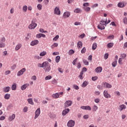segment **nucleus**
I'll return each instance as SVG.
<instances>
[{"label": "nucleus", "instance_id": "1", "mask_svg": "<svg viewBox=\"0 0 127 127\" xmlns=\"http://www.w3.org/2000/svg\"><path fill=\"white\" fill-rule=\"evenodd\" d=\"M43 68L45 70V72H50V70H51V67H50V64L48 62H45L43 63Z\"/></svg>", "mask_w": 127, "mask_h": 127}, {"label": "nucleus", "instance_id": "2", "mask_svg": "<svg viewBox=\"0 0 127 127\" xmlns=\"http://www.w3.org/2000/svg\"><path fill=\"white\" fill-rule=\"evenodd\" d=\"M107 26V19L106 21L101 20L100 21V24L98 25L97 27L98 29H100V30H104L105 29V26Z\"/></svg>", "mask_w": 127, "mask_h": 127}, {"label": "nucleus", "instance_id": "3", "mask_svg": "<svg viewBox=\"0 0 127 127\" xmlns=\"http://www.w3.org/2000/svg\"><path fill=\"white\" fill-rule=\"evenodd\" d=\"M37 26V24L35 23L34 21H32L30 25L28 26L29 29H34Z\"/></svg>", "mask_w": 127, "mask_h": 127}, {"label": "nucleus", "instance_id": "4", "mask_svg": "<svg viewBox=\"0 0 127 127\" xmlns=\"http://www.w3.org/2000/svg\"><path fill=\"white\" fill-rule=\"evenodd\" d=\"M54 14H57V15H60L61 14V11H60V9L59 7H56L54 11Z\"/></svg>", "mask_w": 127, "mask_h": 127}, {"label": "nucleus", "instance_id": "5", "mask_svg": "<svg viewBox=\"0 0 127 127\" xmlns=\"http://www.w3.org/2000/svg\"><path fill=\"white\" fill-rule=\"evenodd\" d=\"M72 101L67 100L64 102V108H68V107H71L72 106Z\"/></svg>", "mask_w": 127, "mask_h": 127}, {"label": "nucleus", "instance_id": "6", "mask_svg": "<svg viewBox=\"0 0 127 127\" xmlns=\"http://www.w3.org/2000/svg\"><path fill=\"white\" fill-rule=\"evenodd\" d=\"M68 127H73L75 126V121L69 120L67 124Z\"/></svg>", "mask_w": 127, "mask_h": 127}, {"label": "nucleus", "instance_id": "7", "mask_svg": "<svg viewBox=\"0 0 127 127\" xmlns=\"http://www.w3.org/2000/svg\"><path fill=\"white\" fill-rule=\"evenodd\" d=\"M25 71H26V69L25 68H22L17 72V76H21V75H23V73H24Z\"/></svg>", "mask_w": 127, "mask_h": 127}, {"label": "nucleus", "instance_id": "8", "mask_svg": "<svg viewBox=\"0 0 127 127\" xmlns=\"http://www.w3.org/2000/svg\"><path fill=\"white\" fill-rule=\"evenodd\" d=\"M39 115H40V108H39L35 112V115L34 117L35 120H36V119L39 117Z\"/></svg>", "mask_w": 127, "mask_h": 127}, {"label": "nucleus", "instance_id": "9", "mask_svg": "<svg viewBox=\"0 0 127 127\" xmlns=\"http://www.w3.org/2000/svg\"><path fill=\"white\" fill-rule=\"evenodd\" d=\"M103 95L105 98H106V99H109V98H111V95H110L108 93V91L107 90H104L103 92Z\"/></svg>", "mask_w": 127, "mask_h": 127}, {"label": "nucleus", "instance_id": "10", "mask_svg": "<svg viewBox=\"0 0 127 127\" xmlns=\"http://www.w3.org/2000/svg\"><path fill=\"white\" fill-rule=\"evenodd\" d=\"M104 88H107L108 89H111L112 88V85L107 82L103 83Z\"/></svg>", "mask_w": 127, "mask_h": 127}, {"label": "nucleus", "instance_id": "11", "mask_svg": "<svg viewBox=\"0 0 127 127\" xmlns=\"http://www.w3.org/2000/svg\"><path fill=\"white\" fill-rule=\"evenodd\" d=\"M39 43V41L37 40H35L32 41L31 42L30 45L31 46H34L35 45H37V44H38Z\"/></svg>", "mask_w": 127, "mask_h": 127}, {"label": "nucleus", "instance_id": "12", "mask_svg": "<svg viewBox=\"0 0 127 127\" xmlns=\"http://www.w3.org/2000/svg\"><path fill=\"white\" fill-rule=\"evenodd\" d=\"M69 112H70L69 109H66L64 110L62 112L63 116H66V115H67V114H68Z\"/></svg>", "mask_w": 127, "mask_h": 127}, {"label": "nucleus", "instance_id": "13", "mask_svg": "<svg viewBox=\"0 0 127 127\" xmlns=\"http://www.w3.org/2000/svg\"><path fill=\"white\" fill-rule=\"evenodd\" d=\"M3 92H4V93H8V92L10 91V87L9 86H7L6 87H4L3 89Z\"/></svg>", "mask_w": 127, "mask_h": 127}, {"label": "nucleus", "instance_id": "14", "mask_svg": "<svg viewBox=\"0 0 127 127\" xmlns=\"http://www.w3.org/2000/svg\"><path fill=\"white\" fill-rule=\"evenodd\" d=\"M127 107L126 105L122 104L120 106H119V110H120L121 111H123V110H126Z\"/></svg>", "mask_w": 127, "mask_h": 127}, {"label": "nucleus", "instance_id": "15", "mask_svg": "<svg viewBox=\"0 0 127 127\" xmlns=\"http://www.w3.org/2000/svg\"><path fill=\"white\" fill-rule=\"evenodd\" d=\"M28 86H29V84H27L26 83L24 85H23L21 87V89L23 91L24 90H25V89H26L27 87H28Z\"/></svg>", "mask_w": 127, "mask_h": 127}, {"label": "nucleus", "instance_id": "16", "mask_svg": "<svg viewBox=\"0 0 127 127\" xmlns=\"http://www.w3.org/2000/svg\"><path fill=\"white\" fill-rule=\"evenodd\" d=\"M102 70H103V68H102V67L99 66V67H97L95 69V71L96 72V73H101V72H102Z\"/></svg>", "mask_w": 127, "mask_h": 127}, {"label": "nucleus", "instance_id": "17", "mask_svg": "<svg viewBox=\"0 0 127 127\" xmlns=\"http://www.w3.org/2000/svg\"><path fill=\"white\" fill-rule=\"evenodd\" d=\"M27 102H28V104H29L30 105H32V106H33V105H34V103L33 102L32 98H28L27 99Z\"/></svg>", "mask_w": 127, "mask_h": 127}, {"label": "nucleus", "instance_id": "18", "mask_svg": "<svg viewBox=\"0 0 127 127\" xmlns=\"http://www.w3.org/2000/svg\"><path fill=\"white\" fill-rule=\"evenodd\" d=\"M14 119H15V115L12 114V116L9 117L8 121H9V122H11V121H13V120H14Z\"/></svg>", "mask_w": 127, "mask_h": 127}, {"label": "nucleus", "instance_id": "19", "mask_svg": "<svg viewBox=\"0 0 127 127\" xmlns=\"http://www.w3.org/2000/svg\"><path fill=\"white\" fill-rule=\"evenodd\" d=\"M21 46H22L21 44H18L15 48V50H16V51H17V50H19V49L21 48Z\"/></svg>", "mask_w": 127, "mask_h": 127}, {"label": "nucleus", "instance_id": "20", "mask_svg": "<svg viewBox=\"0 0 127 127\" xmlns=\"http://www.w3.org/2000/svg\"><path fill=\"white\" fill-rule=\"evenodd\" d=\"M118 6L119 7H125V2H120L118 4Z\"/></svg>", "mask_w": 127, "mask_h": 127}, {"label": "nucleus", "instance_id": "21", "mask_svg": "<svg viewBox=\"0 0 127 127\" xmlns=\"http://www.w3.org/2000/svg\"><path fill=\"white\" fill-rule=\"evenodd\" d=\"M45 35H44V34H42V33H40V34H37L36 35V37L37 38H41V37H45Z\"/></svg>", "mask_w": 127, "mask_h": 127}, {"label": "nucleus", "instance_id": "22", "mask_svg": "<svg viewBox=\"0 0 127 127\" xmlns=\"http://www.w3.org/2000/svg\"><path fill=\"white\" fill-rule=\"evenodd\" d=\"M64 16L66 18V17H69L70 16V12L66 11L64 14Z\"/></svg>", "mask_w": 127, "mask_h": 127}, {"label": "nucleus", "instance_id": "23", "mask_svg": "<svg viewBox=\"0 0 127 127\" xmlns=\"http://www.w3.org/2000/svg\"><path fill=\"white\" fill-rule=\"evenodd\" d=\"M59 96H60V94H59L58 93H57L56 94H53V98H54V99H57V98H59Z\"/></svg>", "mask_w": 127, "mask_h": 127}, {"label": "nucleus", "instance_id": "24", "mask_svg": "<svg viewBox=\"0 0 127 127\" xmlns=\"http://www.w3.org/2000/svg\"><path fill=\"white\" fill-rule=\"evenodd\" d=\"M83 46V43H82V42L78 41L77 43V47L78 48H81Z\"/></svg>", "mask_w": 127, "mask_h": 127}, {"label": "nucleus", "instance_id": "25", "mask_svg": "<svg viewBox=\"0 0 127 127\" xmlns=\"http://www.w3.org/2000/svg\"><path fill=\"white\" fill-rule=\"evenodd\" d=\"M11 89L13 91H15V90H16V83H13L12 85Z\"/></svg>", "mask_w": 127, "mask_h": 127}, {"label": "nucleus", "instance_id": "26", "mask_svg": "<svg viewBox=\"0 0 127 127\" xmlns=\"http://www.w3.org/2000/svg\"><path fill=\"white\" fill-rule=\"evenodd\" d=\"M88 84H89V83L88 82V81H85L82 84V87L85 88V87H86L87 85H88Z\"/></svg>", "mask_w": 127, "mask_h": 127}, {"label": "nucleus", "instance_id": "27", "mask_svg": "<svg viewBox=\"0 0 127 127\" xmlns=\"http://www.w3.org/2000/svg\"><path fill=\"white\" fill-rule=\"evenodd\" d=\"M4 99H5V100H8L9 99V98H10V94H6L5 95H4Z\"/></svg>", "mask_w": 127, "mask_h": 127}, {"label": "nucleus", "instance_id": "28", "mask_svg": "<svg viewBox=\"0 0 127 127\" xmlns=\"http://www.w3.org/2000/svg\"><path fill=\"white\" fill-rule=\"evenodd\" d=\"M74 53H75V51H74V50H73L72 49L70 50L68 52V55H72V54H74Z\"/></svg>", "mask_w": 127, "mask_h": 127}, {"label": "nucleus", "instance_id": "29", "mask_svg": "<svg viewBox=\"0 0 127 127\" xmlns=\"http://www.w3.org/2000/svg\"><path fill=\"white\" fill-rule=\"evenodd\" d=\"M84 74V72L83 71H81L80 73V75H79V78H80V80H83L84 77H83V75Z\"/></svg>", "mask_w": 127, "mask_h": 127}, {"label": "nucleus", "instance_id": "30", "mask_svg": "<svg viewBox=\"0 0 127 127\" xmlns=\"http://www.w3.org/2000/svg\"><path fill=\"white\" fill-rule=\"evenodd\" d=\"M114 46V43H109L107 44V47L108 48H112Z\"/></svg>", "mask_w": 127, "mask_h": 127}, {"label": "nucleus", "instance_id": "31", "mask_svg": "<svg viewBox=\"0 0 127 127\" xmlns=\"http://www.w3.org/2000/svg\"><path fill=\"white\" fill-rule=\"evenodd\" d=\"M97 48V43H93L92 45V50H96Z\"/></svg>", "mask_w": 127, "mask_h": 127}, {"label": "nucleus", "instance_id": "32", "mask_svg": "<svg viewBox=\"0 0 127 127\" xmlns=\"http://www.w3.org/2000/svg\"><path fill=\"white\" fill-rule=\"evenodd\" d=\"M59 61H60V57L59 56H57L56 57V63H59Z\"/></svg>", "mask_w": 127, "mask_h": 127}, {"label": "nucleus", "instance_id": "33", "mask_svg": "<svg viewBox=\"0 0 127 127\" xmlns=\"http://www.w3.org/2000/svg\"><path fill=\"white\" fill-rule=\"evenodd\" d=\"M81 12V9L80 8H76L74 10V12H76V13H80V12Z\"/></svg>", "mask_w": 127, "mask_h": 127}, {"label": "nucleus", "instance_id": "34", "mask_svg": "<svg viewBox=\"0 0 127 127\" xmlns=\"http://www.w3.org/2000/svg\"><path fill=\"white\" fill-rule=\"evenodd\" d=\"M83 9L84 10H85V11H90L91 8H90L89 7H83Z\"/></svg>", "mask_w": 127, "mask_h": 127}, {"label": "nucleus", "instance_id": "35", "mask_svg": "<svg viewBox=\"0 0 127 127\" xmlns=\"http://www.w3.org/2000/svg\"><path fill=\"white\" fill-rule=\"evenodd\" d=\"M37 7L39 10H41L42 9V5H41V4H38Z\"/></svg>", "mask_w": 127, "mask_h": 127}, {"label": "nucleus", "instance_id": "36", "mask_svg": "<svg viewBox=\"0 0 127 127\" xmlns=\"http://www.w3.org/2000/svg\"><path fill=\"white\" fill-rule=\"evenodd\" d=\"M46 54H47L46 52V51H43V52H41L40 54V56H41V57L45 56V55H46Z\"/></svg>", "mask_w": 127, "mask_h": 127}, {"label": "nucleus", "instance_id": "37", "mask_svg": "<svg viewBox=\"0 0 127 127\" xmlns=\"http://www.w3.org/2000/svg\"><path fill=\"white\" fill-rule=\"evenodd\" d=\"M23 11H24V12H26V11H27V6L24 5L23 6Z\"/></svg>", "mask_w": 127, "mask_h": 127}, {"label": "nucleus", "instance_id": "38", "mask_svg": "<svg viewBox=\"0 0 127 127\" xmlns=\"http://www.w3.org/2000/svg\"><path fill=\"white\" fill-rule=\"evenodd\" d=\"M34 59H38V60H39L41 59L42 58L37 55H35L34 56Z\"/></svg>", "mask_w": 127, "mask_h": 127}, {"label": "nucleus", "instance_id": "39", "mask_svg": "<svg viewBox=\"0 0 127 127\" xmlns=\"http://www.w3.org/2000/svg\"><path fill=\"white\" fill-rule=\"evenodd\" d=\"M57 46H58V43H55L53 45H52L51 48H52V49H53V48H54V47H57Z\"/></svg>", "mask_w": 127, "mask_h": 127}, {"label": "nucleus", "instance_id": "40", "mask_svg": "<svg viewBox=\"0 0 127 127\" xmlns=\"http://www.w3.org/2000/svg\"><path fill=\"white\" fill-rule=\"evenodd\" d=\"M3 47H5V44L3 43H0V48H3Z\"/></svg>", "mask_w": 127, "mask_h": 127}, {"label": "nucleus", "instance_id": "41", "mask_svg": "<svg viewBox=\"0 0 127 127\" xmlns=\"http://www.w3.org/2000/svg\"><path fill=\"white\" fill-rule=\"evenodd\" d=\"M118 62L120 65H123V59L122 58H119Z\"/></svg>", "mask_w": 127, "mask_h": 127}, {"label": "nucleus", "instance_id": "42", "mask_svg": "<svg viewBox=\"0 0 127 127\" xmlns=\"http://www.w3.org/2000/svg\"><path fill=\"white\" fill-rule=\"evenodd\" d=\"M97 88L99 89V90H103L104 89V86L98 85H97Z\"/></svg>", "mask_w": 127, "mask_h": 127}, {"label": "nucleus", "instance_id": "43", "mask_svg": "<svg viewBox=\"0 0 127 127\" xmlns=\"http://www.w3.org/2000/svg\"><path fill=\"white\" fill-rule=\"evenodd\" d=\"M39 31L41 33H46V32H47V31H44V30L42 28L40 29Z\"/></svg>", "mask_w": 127, "mask_h": 127}, {"label": "nucleus", "instance_id": "44", "mask_svg": "<svg viewBox=\"0 0 127 127\" xmlns=\"http://www.w3.org/2000/svg\"><path fill=\"white\" fill-rule=\"evenodd\" d=\"M117 60H115L113 63H112V66L115 68L116 66H117Z\"/></svg>", "mask_w": 127, "mask_h": 127}, {"label": "nucleus", "instance_id": "45", "mask_svg": "<svg viewBox=\"0 0 127 127\" xmlns=\"http://www.w3.org/2000/svg\"><path fill=\"white\" fill-rule=\"evenodd\" d=\"M81 53H82V54H85V52H86V48L83 47V48H82V49L81 50Z\"/></svg>", "mask_w": 127, "mask_h": 127}, {"label": "nucleus", "instance_id": "46", "mask_svg": "<svg viewBox=\"0 0 127 127\" xmlns=\"http://www.w3.org/2000/svg\"><path fill=\"white\" fill-rule=\"evenodd\" d=\"M92 110L96 112L98 110V106L94 105V107L92 108Z\"/></svg>", "mask_w": 127, "mask_h": 127}, {"label": "nucleus", "instance_id": "47", "mask_svg": "<svg viewBox=\"0 0 127 127\" xmlns=\"http://www.w3.org/2000/svg\"><path fill=\"white\" fill-rule=\"evenodd\" d=\"M121 57L122 59H125L126 57H127V54H121Z\"/></svg>", "mask_w": 127, "mask_h": 127}, {"label": "nucleus", "instance_id": "48", "mask_svg": "<svg viewBox=\"0 0 127 127\" xmlns=\"http://www.w3.org/2000/svg\"><path fill=\"white\" fill-rule=\"evenodd\" d=\"M51 78H52V77L51 76V75H48V76H47L45 78V80H50V79H51Z\"/></svg>", "mask_w": 127, "mask_h": 127}, {"label": "nucleus", "instance_id": "49", "mask_svg": "<svg viewBox=\"0 0 127 127\" xmlns=\"http://www.w3.org/2000/svg\"><path fill=\"white\" fill-rule=\"evenodd\" d=\"M109 58V54L106 53L104 55V59L107 60V59Z\"/></svg>", "mask_w": 127, "mask_h": 127}, {"label": "nucleus", "instance_id": "50", "mask_svg": "<svg viewBox=\"0 0 127 127\" xmlns=\"http://www.w3.org/2000/svg\"><path fill=\"white\" fill-rule=\"evenodd\" d=\"M92 110V108H91V107L89 106H86V111H91Z\"/></svg>", "mask_w": 127, "mask_h": 127}, {"label": "nucleus", "instance_id": "51", "mask_svg": "<svg viewBox=\"0 0 127 127\" xmlns=\"http://www.w3.org/2000/svg\"><path fill=\"white\" fill-rule=\"evenodd\" d=\"M123 22L125 23V24H127V17H125V18L123 19Z\"/></svg>", "mask_w": 127, "mask_h": 127}, {"label": "nucleus", "instance_id": "52", "mask_svg": "<svg viewBox=\"0 0 127 127\" xmlns=\"http://www.w3.org/2000/svg\"><path fill=\"white\" fill-rule=\"evenodd\" d=\"M58 38H59V35H57L53 38V40L56 41Z\"/></svg>", "mask_w": 127, "mask_h": 127}, {"label": "nucleus", "instance_id": "53", "mask_svg": "<svg viewBox=\"0 0 127 127\" xmlns=\"http://www.w3.org/2000/svg\"><path fill=\"white\" fill-rule=\"evenodd\" d=\"M38 67H39V68H43V63L42 64H37Z\"/></svg>", "mask_w": 127, "mask_h": 127}, {"label": "nucleus", "instance_id": "54", "mask_svg": "<svg viewBox=\"0 0 127 127\" xmlns=\"http://www.w3.org/2000/svg\"><path fill=\"white\" fill-rule=\"evenodd\" d=\"M77 60H78V58L75 59L72 62L73 65H76V62H77Z\"/></svg>", "mask_w": 127, "mask_h": 127}, {"label": "nucleus", "instance_id": "55", "mask_svg": "<svg viewBox=\"0 0 127 127\" xmlns=\"http://www.w3.org/2000/svg\"><path fill=\"white\" fill-rule=\"evenodd\" d=\"M31 35V34H28L27 37H26V40H28L29 38H30Z\"/></svg>", "mask_w": 127, "mask_h": 127}, {"label": "nucleus", "instance_id": "56", "mask_svg": "<svg viewBox=\"0 0 127 127\" xmlns=\"http://www.w3.org/2000/svg\"><path fill=\"white\" fill-rule=\"evenodd\" d=\"M115 36L114 35H110L108 37V39H114Z\"/></svg>", "mask_w": 127, "mask_h": 127}, {"label": "nucleus", "instance_id": "57", "mask_svg": "<svg viewBox=\"0 0 127 127\" xmlns=\"http://www.w3.org/2000/svg\"><path fill=\"white\" fill-rule=\"evenodd\" d=\"M92 81H96V80H98V77L97 76H93L92 77Z\"/></svg>", "mask_w": 127, "mask_h": 127}, {"label": "nucleus", "instance_id": "58", "mask_svg": "<svg viewBox=\"0 0 127 127\" xmlns=\"http://www.w3.org/2000/svg\"><path fill=\"white\" fill-rule=\"evenodd\" d=\"M94 102L95 103H96L97 104H98V103H100V99L96 98V99H94Z\"/></svg>", "mask_w": 127, "mask_h": 127}, {"label": "nucleus", "instance_id": "59", "mask_svg": "<svg viewBox=\"0 0 127 127\" xmlns=\"http://www.w3.org/2000/svg\"><path fill=\"white\" fill-rule=\"evenodd\" d=\"M83 63H84L85 65H89V62H87L86 60H83Z\"/></svg>", "mask_w": 127, "mask_h": 127}, {"label": "nucleus", "instance_id": "60", "mask_svg": "<svg viewBox=\"0 0 127 127\" xmlns=\"http://www.w3.org/2000/svg\"><path fill=\"white\" fill-rule=\"evenodd\" d=\"M39 99V98H34V101L35 103H37V104H38V103H39V101H38Z\"/></svg>", "mask_w": 127, "mask_h": 127}, {"label": "nucleus", "instance_id": "61", "mask_svg": "<svg viewBox=\"0 0 127 127\" xmlns=\"http://www.w3.org/2000/svg\"><path fill=\"white\" fill-rule=\"evenodd\" d=\"M83 5L85 7L86 6H89V5H90V4H89L88 2H86L83 4Z\"/></svg>", "mask_w": 127, "mask_h": 127}, {"label": "nucleus", "instance_id": "62", "mask_svg": "<svg viewBox=\"0 0 127 127\" xmlns=\"http://www.w3.org/2000/svg\"><path fill=\"white\" fill-rule=\"evenodd\" d=\"M77 68L80 69L81 68V63L79 62L77 64Z\"/></svg>", "mask_w": 127, "mask_h": 127}, {"label": "nucleus", "instance_id": "63", "mask_svg": "<svg viewBox=\"0 0 127 127\" xmlns=\"http://www.w3.org/2000/svg\"><path fill=\"white\" fill-rule=\"evenodd\" d=\"M31 79H32V80H34V81H36V80L37 79L36 76L33 75V76H32Z\"/></svg>", "mask_w": 127, "mask_h": 127}, {"label": "nucleus", "instance_id": "64", "mask_svg": "<svg viewBox=\"0 0 127 127\" xmlns=\"http://www.w3.org/2000/svg\"><path fill=\"white\" fill-rule=\"evenodd\" d=\"M113 6V4H109L106 6L107 8H110V7H112Z\"/></svg>", "mask_w": 127, "mask_h": 127}]
</instances>
